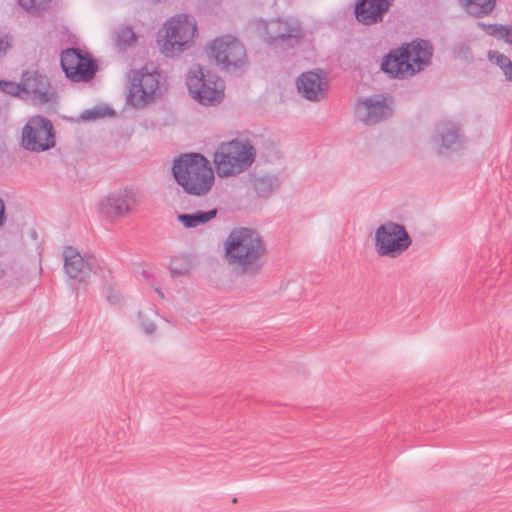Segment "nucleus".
Segmentation results:
<instances>
[{
    "label": "nucleus",
    "instance_id": "nucleus-1",
    "mask_svg": "<svg viewBox=\"0 0 512 512\" xmlns=\"http://www.w3.org/2000/svg\"><path fill=\"white\" fill-rule=\"evenodd\" d=\"M227 262L238 267L241 272L258 273L266 254V245L258 232L251 228H234L224 243Z\"/></svg>",
    "mask_w": 512,
    "mask_h": 512
},
{
    "label": "nucleus",
    "instance_id": "nucleus-2",
    "mask_svg": "<svg viewBox=\"0 0 512 512\" xmlns=\"http://www.w3.org/2000/svg\"><path fill=\"white\" fill-rule=\"evenodd\" d=\"M432 56V44L428 40L416 39L389 50L381 61L380 69L390 78L404 79L428 66Z\"/></svg>",
    "mask_w": 512,
    "mask_h": 512
},
{
    "label": "nucleus",
    "instance_id": "nucleus-3",
    "mask_svg": "<svg viewBox=\"0 0 512 512\" xmlns=\"http://www.w3.org/2000/svg\"><path fill=\"white\" fill-rule=\"evenodd\" d=\"M172 173L176 182L190 195H204L214 183L208 160L199 153H186L174 160Z\"/></svg>",
    "mask_w": 512,
    "mask_h": 512
},
{
    "label": "nucleus",
    "instance_id": "nucleus-4",
    "mask_svg": "<svg viewBox=\"0 0 512 512\" xmlns=\"http://www.w3.org/2000/svg\"><path fill=\"white\" fill-rule=\"evenodd\" d=\"M256 158V149L249 139H234L219 145L213 161L220 177L236 176L248 170Z\"/></svg>",
    "mask_w": 512,
    "mask_h": 512
},
{
    "label": "nucleus",
    "instance_id": "nucleus-5",
    "mask_svg": "<svg viewBox=\"0 0 512 512\" xmlns=\"http://www.w3.org/2000/svg\"><path fill=\"white\" fill-rule=\"evenodd\" d=\"M186 86L193 99L204 106L218 105L225 96V84L221 77L199 64L189 69Z\"/></svg>",
    "mask_w": 512,
    "mask_h": 512
},
{
    "label": "nucleus",
    "instance_id": "nucleus-6",
    "mask_svg": "<svg viewBox=\"0 0 512 512\" xmlns=\"http://www.w3.org/2000/svg\"><path fill=\"white\" fill-rule=\"evenodd\" d=\"M197 27L195 20L185 14L167 20L159 31L157 42L166 56L179 54L193 43Z\"/></svg>",
    "mask_w": 512,
    "mask_h": 512
},
{
    "label": "nucleus",
    "instance_id": "nucleus-7",
    "mask_svg": "<svg viewBox=\"0 0 512 512\" xmlns=\"http://www.w3.org/2000/svg\"><path fill=\"white\" fill-rule=\"evenodd\" d=\"M210 57L221 70L235 72L248 62L244 45L234 36L225 35L214 39L208 46Z\"/></svg>",
    "mask_w": 512,
    "mask_h": 512
},
{
    "label": "nucleus",
    "instance_id": "nucleus-8",
    "mask_svg": "<svg viewBox=\"0 0 512 512\" xmlns=\"http://www.w3.org/2000/svg\"><path fill=\"white\" fill-rule=\"evenodd\" d=\"M375 250L380 256L397 258L412 244L406 228L399 223L388 221L375 231Z\"/></svg>",
    "mask_w": 512,
    "mask_h": 512
},
{
    "label": "nucleus",
    "instance_id": "nucleus-9",
    "mask_svg": "<svg viewBox=\"0 0 512 512\" xmlns=\"http://www.w3.org/2000/svg\"><path fill=\"white\" fill-rule=\"evenodd\" d=\"M60 64L66 78L72 82L91 81L99 68L97 60L90 53L76 47L61 52Z\"/></svg>",
    "mask_w": 512,
    "mask_h": 512
},
{
    "label": "nucleus",
    "instance_id": "nucleus-10",
    "mask_svg": "<svg viewBox=\"0 0 512 512\" xmlns=\"http://www.w3.org/2000/svg\"><path fill=\"white\" fill-rule=\"evenodd\" d=\"M55 131L50 119L36 115L22 129V145L31 152H44L55 146Z\"/></svg>",
    "mask_w": 512,
    "mask_h": 512
},
{
    "label": "nucleus",
    "instance_id": "nucleus-11",
    "mask_svg": "<svg viewBox=\"0 0 512 512\" xmlns=\"http://www.w3.org/2000/svg\"><path fill=\"white\" fill-rule=\"evenodd\" d=\"M130 88L127 102L132 106L144 107L154 99V94L159 86L157 75L139 70H132L129 74Z\"/></svg>",
    "mask_w": 512,
    "mask_h": 512
},
{
    "label": "nucleus",
    "instance_id": "nucleus-12",
    "mask_svg": "<svg viewBox=\"0 0 512 512\" xmlns=\"http://www.w3.org/2000/svg\"><path fill=\"white\" fill-rule=\"evenodd\" d=\"M64 269L67 276L80 283L87 282L90 273H96L101 268L99 261L92 255L84 258L76 248L65 247L63 251Z\"/></svg>",
    "mask_w": 512,
    "mask_h": 512
},
{
    "label": "nucleus",
    "instance_id": "nucleus-13",
    "mask_svg": "<svg viewBox=\"0 0 512 512\" xmlns=\"http://www.w3.org/2000/svg\"><path fill=\"white\" fill-rule=\"evenodd\" d=\"M296 86L302 97L313 102L324 99L328 90V82L322 69L300 74L296 80Z\"/></svg>",
    "mask_w": 512,
    "mask_h": 512
},
{
    "label": "nucleus",
    "instance_id": "nucleus-14",
    "mask_svg": "<svg viewBox=\"0 0 512 512\" xmlns=\"http://www.w3.org/2000/svg\"><path fill=\"white\" fill-rule=\"evenodd\" d=\"M21 79L24 86L23 93H32L39 104L44 105L56 100V93L53 89H50L49 80L45 75L37 71L25 70Z\"/></svg>",
    "mask_w": 512,
    "mask_h": 512
},
{
    "label": "nucleus",
    "instance_id": "nucleus-15",
    "mask_svg": "<svg viewBox=\"0 0 512 512\" xmlns=\"http://www.w3.org/2000/svg\"><path fill=\"white\" fill-rule=\"evenodd\" d=\"M388 107L382 95H373L357 103L355 116L366 125H375L387 118Z\"/></svg>",
    "mask_w": 512,
    "mask_h": 512
},
{
    "label": "nucleus",
    "instance_id": "nucleus-16",
    "mask_svg": "<svg viewBox=\"0 0 512 512\" xmlns=\"http://www.w3.org/2000/svg\"><path fill=\"white\" fill-rule=\"evenodd\" d=\"M132 198L126 191L108 194L99 203L100 214L110 222H116L131 211Z\"/></svg>",
    "mask_w": 512,
    "mask_h": 512
},
{
    "label": "nucleus",
    "instance_id": "nucleus-17",
    "mask_svg": "<svg viewBox=\"0 0 512 512\" xmlns=\"http://www.w3.org/2000/svg\"><path fill=\"white\" fill-rule=\"evenodd\" d=\"M394 0H358L354 14L358 22L373 25L383 20Z\"/></svg>",
    "mask_w": 512,
    "mask_h": 512
},
{
    "label": "nucleus",
    "instance_id": "nucleus-18",
    "mask_svg": "<svg viewBox=\"0 0 512 512\" xmlns=\"http://www.w3.org/2000/svg\"><path fill=\"white\" fill-rule=\"evenodd\" d=\"M433 140L444 149L456 151L462 147L463 135L457 123L441 121L435 127Z\"/></svg>",
    "mask_w": 512,
    "mask_h": 512
},
{
    "label": "nucleus",
    "instance_id": "nucleus-19",
    "mask_svg": "<svg viewBox=\"0 0 512 512\" xmlns=\"http://www.w3.org/2000/svg\"><path fill=\"white\" fill-rule=\"evenodd\" d=\"M279 186L280 181L276 174L255 175L252 179V187L261 198H268Z\"/></svg>",
    "mask_w": 512,
    "mask_h": 512
},
{
    "label": "nucleus",
    "instance_id": "nucleus-20",
    "mask_svg": "<svg viewBox=\"0 0 512 512\" xmlns=\"http://www.w3.org/2000/svg\"><path fill=\"white\" fill-rule=\"evenodd\" d=\"M218 210L216 208L208 211H196L195 213H180L177 215V220L188 229L204 225L217 216Z\"/></svg>",
    "mask_w": 512,
    "mask_h": 512
},
{
    "label": "nucleus",
    "instance_id": "nucleus-21",
    "mask_svg": "<svg viewBox=\"0 0 512 512\" xmlns=\"http://www.w3.org/2000/svg\"><path fill=\"white\" fill-rule=\"evenodd\" d=\"M303 33L300 27H288L284 32H279L277 35H270V42L282 46L284 49L293 48L297 45L302 38Z\"/></svg>",
    "mask_w": 512,
    "mask_h": 512
},
{
    "label": "nucleus",
    "instance_id": "nucleus-22",
    "mask_svg": "<svg viewBox=\"0 0 512 512\" xmlns=\"http://www.w3.org/2000/svg\"><path fill=\"white\" fill-rule=\"evenodd\" d=\"M466 11L477 18L489 15L495 8L496 0H463Z\"/></svg>",
    "mask_w": 512,
    "mask_h": 512
},
{
    "label": "nucleus",
    "instance_id": "nucleus-23",
    "mask_svg": "<svg viewBox=\"0 0 512 512\" xmlns=\"http://www.w3.org/2000/svg\"><path fill=\"white\" fill-rule=\"evenodd\" d=\"M193 267L192 257L180 255L172 258L169 269L174 277H180L188 274Z\"/></svg>",
    "mask_w": 512,
    "mask_h": 512
},
{
    "label": "nucleus",
    "instance_id": "nucleus-24",
    "mask_svg": "<svg viewBox=\"0 0 512 512\" xmlns=\"http://www.w3.org/2000/svg\"><path fill=\"white\" fill-rule=\"evenodd\" d=\"M115 45L120 50H126L136 41V35L132 28L130 27H121L115 32Z\"/></svg>",
    "mask_w": 512,
    "mask_h": 512
},
{
    "label": "nucleus",
    "instance_id": "nucleus-25",
    "mask_svg": "<svg viewBox=\"0 0 512 512\" xmlns=\"http://www.w3.org/2000/svg\"><path fill=\"white\" fill-rule=\"evenodd\" d=\"M114 114L115 112L111 107L99 106L83 111L80 115V119L83 121H93L106 116H112Z\"/></svg>",
    "mask_w": 512,
    "mask_h": 512
},
{
    "label": "nucleus",
    "instance_id": "nucleus-26",
    "mask_svg": "<svg viewBox=\"0 0 512 512\" xmlns=\"http://www.w3.org/2000/svg\"><path fill=\"white\" fill-rule=\"evenodd\" d=\"M52 0H19V5L30 14H40L46 11Z\"/></svg>",
    "mask_w": 512,
    "mask_h": 512
},
{
    "label": "nucleus",
    "instance_id": "nucleus-27",
    "mask_svg": "<svg viewBox=\"0 0 512 512\" xmlns=\"http://www.w3.org/2000/svg\"><path fill=\"white\" fill-rule=\"evenodd\" d=\"M0 91L11 96L24 98L21 93L24 91L22 83H16L9 80H0Z\"/></svg>",
    "mask_w": 512,
    "mask_h": 512
},
{
    "label": "nucleus",
    "instance_id": "nucleus-28",
    "mask_svg": "<svg viewBox=\"0 0 512 512\" xmlns=\"http://www.w3.org/2000/svg\"><path fill=\"white\" fill-rule=\"evenodd\" d=\"M488 58L491 62L496 64L501 69L502 72H504L506 68L509 66V64L512 62L508 56L493 50L488 52Z\"/></svg>",
    "mask_w": 512,
    "mask_h": 512
},
{
    "label": "nucleus",
    "instance_id": "nucleus-29",
    "mask_svg": "<svg viewBox=\"0 0 512 512\" xmlns=\"http://www.w3.org/2000/svg\"><path fill=\"white\" fill-rule=\"evenodd\" d=\"M503 24H489L486 26V33L498 40H501L502 31H504Z\"/></svg>",
    "mask_w": 512,
    "mask_h": 512
},
{
    "label": "nucleus",
    "instance_id": "nucleus-30",
    "mask_svg": "<svg viewBox=\"0 0 512 512\" xmlns=\"http://www.w3.org/2000/svg\"><path fill=\"white\" fill-rule=\"evenodd\" d=\"M11 47L9 42V36L3 35L0 37V58L4 57L7 53V50Z\"/></svg>",
    "mask_w": 512,
    "mask_h": 512
},
{
    "label": "nucleus",
    "instance_id": "nucleus-31",
    "mask_svg": "<svg viewBox=\"0 0 512 512\" xmlns=\"http://www.w3.org/2000/svg\"><path fill=\"white\" fill-rule=\"evenodd\" d=\"M139 318L141 319V325H142L143 330L147 334H152L155 331V328H156L155 325L150 321H144L142 312H139Z\"/></svg>",
    "mask_w": 512,
    "mask_h": 512
},
{
    "label": "nucleus",
    "instance_id": "nucleus-32",
    "mask_svg": "<svg viewBox=\"0 0 512 512\" xmlns=\"http://www.w3.org/2000/svg\"><path fill=\"white\" fill-rule=\"evenodd\" d=\"M501 40H504L508 44H512V25L504 26V31H502Z\"/></svg>",
    "mask_w": 512,
    "mask_h": 512
},
{
    "label": "nucleus",
    "instance_id": "nucleus-33",
    "mask_svg": "<svg viewBox=\"0 0 512 512\" xmlns=\"http://www.w3.org/2000/svg\"><path fill=\"white\" fill-rule=\"evenodd\" d=\"M106 298L111 304H116L119 301V295L111 287L107 289Z\"/></svg>",
    "mask_w": 512,
    "mask_h": 512
},
{
    "label": "nucleus",
    "instance_id": "nucleus-34",
    "mask_svg": "<svg viewBox=\"0 0 512 512\" xmlns=\"http://www.w3.org/2000/svg\"><path fill=\"white\" fill-rule=\"evenodd\" d=\"M6 221V213H5V205L2 199L0 198V227L5 224Z\"/></svg>",
    "mask_w": 512,
    "mask_h": 512
},
{
    "label": "nucleus",
    "instance_id": "nucleus-35",
    "mask_svg": "<svg viewBox=\"0 0 512 512\" xmlns=\"http://www.w3.org/2000/svg\"><path fill=\"white\" fill-rule=\"evenodd\" d=\"M503 74L507 81L512 82V62L509 64V66L506 68Z\"/></svg>",
    "mask_w": 512,
    "mask_h": 512
},
{
    "label": "nucleus",
    "instance_id": "nucleus-36",
    "mask_svg": "<svg viewBox=\"0 0 512 512\" xmlns=\"http://www.w3.org/2000/svg\"><path fill=\"white\" fill-rule=\"evenodd\" d=\"M156 292H157V293H158L162 298L164 297V295H163V293L161 292L160 288H157V289H156Z\"/></svg>",
    "mask_w": 512,
    "mask_h": 512
},
{
    "label": "nucleus",
    "instance_id": "nucleus-37",
    "mask_svg": "<svg viewBox=\"0 0 512 512\" xmlns=\"http://www.w3.org/2000/svg\"><path fill=\"white\" fill-rule=\"evenodd\" d=\"M3 275H4V270H3V269H1V270H0V277H2Z\"/></svg>",
    "mask_w": 512,
    "mask_h": 512
}]
</instances>
